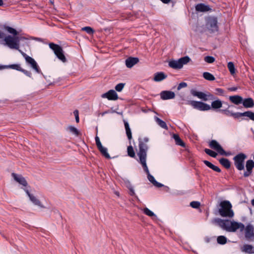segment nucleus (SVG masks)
I'll list each match as a JSON object with an SVG mask.
<instances>
[{
    "label": "nucleus",
    "mask_w": 254,
    "mask_h": 254,
    "mask_svg": "<svg viewBox=\"0 0 254 254\" xmlns=\"http://www.w3.org/2000/svg\"><path fill=\"white\" fill-rule=\"evenodd\" d=\"M68 130H69L72 133L75 134L76 136L79 135V131L76 128L72 126H69L67 127Z\"/></svg>",
    "instance_id": "40"
},
{
    "label": "nucleus",
    "mask_w": 254,
    "mask_h": 254,
    "mask_svg": "<svg viewBox=\"0 0 254 254\" xmlns=\"http://www.w3.org/2000/svg\"><path fill=\"white\" fill-rule=\"evenodd\" d=\"M24 190L25 191L26 194L29 196L30 200L36 205H37L41 208H45L41 203L40 201L34 195L31 194L29 191L26 189H24Z\"/></svg>",
    "instance_id": "22"
},
{
    "label": "nucleus",
    "mask_w": 254,
    "mask_h": 254,
    "mask_svg": "<svg viewBox=\"0 0 254 254\" xmlns=\"http://www.w3.org/2000/svg\"><path fill=\"white\" fill-rule=\"evenodd\" d=\"M125 85V83H119L115 86V89L116 91H117L118 92H121L124 88Z\"/></svg>",
    "instance_id": "46"
},
{
    "label": "nucleus",
    "mask_w": 254,
    "mask_h": 254,
    "mask_svg": "<svg viewBox=\"0 0 254 254\" xmlns=\"http://www.w3.org/2000/svg\"><path fill=\"white\" fill-rule=\"evenodd\" d=\"M229 232H234L238 229H240L241 232L244 230L245 225L242 223H239L235 221L231 222Z\"/></svg>",
    "instance_id": "15"
},
{
    "label": "nucleus",
    "mask_w": 254,
    "mask_h": 254,
    "mask_svg": "<svg viewBox=\"0 0 254 254\" xmlns=\"http://www.w3.org/2000/svg\"><path fill=\"white\" fill-rule=\"evenodd\" d=\"M242 251L248 254H253L254 253V248L252 245H244L242 248Z\"/></svg>",
    "instance_id": "28"
},
{
    "label": "nucleus",
    "mask_w": 254,
    "mask_h": 254,
    "mask_svg": "<svg viewBox=\"0 0 254 254\" xmlns=\"http://www.w3.org/2000/svg\"><path fill=\"white\" fill-rule=\"evenodd\" d=\"M204 61L207 63L211 64L215 61V58L212 56H206L204 58Z\"/></svg>",
    "instance_id": "45"
},
{
    "label": "nucleus",
    "mask_w": 254,
    "mask_h": 254,
    "mask_svg": "<svg viewBox=\"0 0 254 254\" xmlns=\"http://www.w3.org/2000/svg\"><path fill=\"white\" fill-rule=\"evenodd\" d=\"M227 67L231 74L233 75L235 73V68L233 62H229L228 63Z\"/></svg>",
    "instance_id": "37"
},
{
    "label": "nucleus",
    "mask_w": 254,
    "mask_h": 254,
    "mask_svg": "<svg viewBox=\"0 0 254 254\" xmlns=\"http://www.w3.org/2000/svg\"><path fill=\"white\" fill-rule=\"evenodd\" d=\"M187 86V84L186 82H181L180 83L179 85L178 86L177 89L178 90H180L181 89L183 88L186 87Z\"/></svg>",
    "instance_id": "48"
},
{
    "label": "nucleus",
    "mask_w": 254,
    "mask_h": 254,
    "mask_svg": "<svg viewBox=\"0 0 254 254\" xmlns=\"http://www.w3.org/2000/svg\"><path fill=\"white\" fill-rule=\"evenodd\" d=\"M175 94L171 91H163L160 93V97L163 100L174 99Z\"/></svg>",
    "instance_id": "19"
},
{
    "label": "nucleus",
    "mask_w": 254,
    "mask_h": 254,
    "mask_svg": "<svg viewBox=\"0 0 254 254\" xmlns=\"http://www.w3.org/2000/svg\"><path fill=\"white\" fill-rule=\"evenodd\" d=\"M139 152L137 155L139 158L140 162L141 164L146 163L147 151L148 149L147 143L149 139L147 137L139 138Z\"/></svg>",
    "instance_id": "2"
},
{
    "label": "nucleus",
    "mask_w": 254,
    "mask_h": 254,
    "mask_svg": "<svg viewBox=\"0 0 254 254\" xmlns=\"http://www.w3.org/2000/svg\"><path fill=\"white\" fill-rule=\"evenodd\" d=\"M242 103L244 107L246 108H251L254 106V101L252 98L243 99Z\"/></svg>",
    "instance_id": "25"
},
{
    "label": "nucleus",
    "mask_w": 254,
    "mask_h": 254,
    "mask_svg": "<svg viewBox=\"0 0 254 254\" xmlns=\"http://www.w3.org/2000/svg\"><path fill=\"white\" fill-rule=\"evenodd\" d=\"M125 127L126 129V132L127 134V136L129 140H130L132 139V134L131 129L129 127V125L128 123L126 121H124Z\"/></svg>",
    "instance_id": "29"
},
{
    "label": "nucleus",
    "mask_w": 254,
    "mask_h": 254,
    "mask_svg": "<svg viewBox=\"0 0 254 254\" xmlns=\"http://www.w3.org/2000/svg\"><path fill=\"white\" fill-rule=\"evenodd\" d=\"M229 100L235 105H239L242 103L243 101V98L239 95H234L229 96Z\"/></svg>",
    "instance_id": "24"
},
{
    "label": "nucleus",
    "mask_w": 254,
    "mask_h": 254,
    "mask_svg": "<svg viewBox=\"0 0 254 254\" xmlns=\"http://www.w3.org/2000/svg\"><path fill=\"white\" fill-rule=\"evenodd\" d=\"M204 151L207 155H208L212 157L215 158L217 155V153H216L215 152H214L209 149L206 148L204 149Z\"/></svg>",
    "instance_id": "41"
},
{
    "label": "nucleus",
    "mask_w": 254,
    "mask_h": 254,
    "mask_svg": "<svg viewBox=\"0 0 254 254\" xmlns=\"http://www.w3.org/2000/svg\"><path fill=\"white\" fill-rule=\"evenodd\" d=\"M95 141L97 147L102 155H103L106 158L110 159L111 157L109 154L108 153L107 149L102 146L100 141V139L97 136L95 137Z\"/></svg>",
    "instance_id": "13"
},
{
    "label": "nucleus",
    "mask_w": 254,
    "mask_h": 254,
    "mask_svg": "<svg viewBox=\"0 0 254 254\" xmlns=\"http://www.w3.org/2000/svg\"><path fill=\"white\" fill-rule=\"evenodd\" d=\"M210 9L209 6L203 3H199L195 6V10L199 12L208 11Z\"/></svg>",
    "instance_id": "26"
},
{
    "label": "nucleus",
    "mask_w": 254,
    "mask_h": 254,
    "mask_svg": "<svg viewBox=\"0 0 254 254\" xmlns=\"http://www.w3.org/2000/svg\"><path fill=\"white\" fill-rule=\"evenodd\" d=\"M214 224H217L222 229L229 232L231 222L228 220H222L220 218H215L212 221Z\"/></svg>",
    "instance_id": "11"
},
{
    "label": "nucleus",
    "mask_w": 254,
    "mask_h": 254,
    "mask_svg": "<svg viewBox=\"0 0 254 254\" xmlns=\"http://www.w3.org/2000/svg\"><path fill=\"white\" fill-rule=\"evenodd\" d=\"M3 4L2 0H0V6L2 5Z\"/></svg>",
    "instance_id": "58"
},
{
    "label": "nucleus",
    "mask_w": 254,
    "mask_h": 254,
    "mask_svg": "<svg viewBox=\"0 0 254 254\" xmlns=\"http://www.w3.org/2000/svg\"><path fill=\"white\" fill-rule=\"evenodd\" d=\"M251 203H252V204L254 206V199H252V201H251Z\"/></svg>",
    "instance_id": "59"
},
{
    "label": "nucleus",
    "mask_w": 254,
    "mask_h": 254,
    "mask_svg": "<svg viewBox=\"0 0 254 254\" xmlns=\"http://www.w3.org/2000/svg\"><path fill=\"white\" fill-rule=\"evenodd\" d=\"M244 230L245 238L247 239H251L254 236V227L252 224L247 225Z\"/></svg>",
    "instance_id": "16"
},
{
    "label": "nucleus",
    "mask_w": 254,
    "mask_h": 254,
    "mask_svg": "<svg viewBox=\"0 0 254 254\" xmlns=\"http://www.w3.org/2000/svg\"><path fill=\"white\" fill-rule=\"evenodd\" d=\"M49 47L54 51V54L63 63L66 61L65 57L64 54V51L62 48L59 45L50 43L49 44Z\"/></svg>",
    "instance_id": "5"
},
{
    "label": "nucleus",
    "mask_w": 254,
    "mask_h": 254,
    "mask_svg": "<svg viewBox=\"0 0 254 254\" xmlns=\"http://www.w3.org/2000/svg\"><path fill=\"white\" fill-rule=\"evenodd\" d=\"M209 147L215 150L221 155L229 156L231 154L230 152H226L219 144V143L215 140H212L209 143Z\"/></svg>",
    "instance_id": "9"
},
{
    "label": "nucleus",
    "mask_w": 254,
    "mask_h": 254,
    "mask_svg": "<svg viewBox=\"0 0 254 254\" xmlns=\"http://www.w3.org/2000/svg\"><path fill=\"white\" fill-rule=\"evenodd\" d=\"M110 113H117L118 114H122V113L117 112L115 110H112L111 111H110Z\"/></svg>",
    "instance_id": "57"
},
{
    "label": "nucleus",
    "mask_w": 254,
    "mask_h": 254,
    "mask_svg": "<svg viewBox=\"0 0 254 254\" xmlns=\"http://www.w3.org/2000/svg\"><path fill=\"white\" fill-rule=\"evenodd\" d=\"M14 180L18 183L19 184L22 185L24 187H26L27 185V181L25 179L20 175L16 174L14 173L11 174Z\"/></svg>",
    "instance_id": "20"
},
{
    "label": "nucleus",
    "mask_w": 254,
    "mask_h": 254,
    "mask_svg": "<svg viewBox=\"0 0 254 254\" xmlns=\"http://www.w3.org/2000/svg\"><path fill=\"white\" fill-rule=\"evenodd\" d=\"M227 239L224 236H218L217 238V242L219 244L224 245L227 243Z\"/></svg>",
    "instance_id": "36"
},
{
    "label": "nucleus",
    "mask_w": 254,
    "mask_h": 254,
    "mask_svg": "<svg viewBox=\"0 0 254 254\" xmlns=\"http://www.w3.org/2000/svg\"><path fill=\"white\" fill-rule=\"evenodd\" d=\"M25 60L27 63L31 65V67L34 69L37 72L40 73L41 72L37 63L34 59L29 56L26 57Z\"/></svg>",
    "instance_id": "21"
},
{
    "label": "nucleus",
    "mask_w": 254,
    "mask_h": 254,
    "mask_svg": "<svg viewBox=\"0 0 254 254\" xmlns=\"http://www.w3.org/2000/svg\"><path fill=\"white\" fill-rule=\"evenodd\" d=\"M82 31H84L89 34H93L94 32V30L90 27L86 26L82 28Z\"/></svg>",
    "instance_id": "43"
},
{
    "label": "nucleus",
    "mask_w": 254,
    "mask_h": 254,
    "mask_svg": "<svg viewBox=\"0 0 254 254\" xmlns=\"http://www.w3.org/2000/svg\"><path fill=\"white\" fill-rule=\"evenodd\" d=\"M53 210H54V212H56V211H57V209H53Z\"/></svg>",
    "instance_id": "61"
},
{
    "label": "nucleus",
    "mask_w": 254,
    "mask_h": 254,
    "mask_svg": "<svg viewBox=\"0 0 254 254\" xmlns=\"http://www.w3.org/2000/svg\"><path fill=\"white\" fill-rule=\"evenodd\" d=\"M219 161V163L226 169H229L231 166L230 161L226 158H222L220 159Z\"/></svg>",
    "instance_id": "32"
},
{
    "label": "nucleus",
    "mask_w": 254,
    "mask_h": 254,
    "mask_svg": "<svg viewBox=\"0 0 254 254\" xmlns=\"http://www.w3.org/2000/svg\"><path fill=\"white\" fill-rule=\"evenodd\" d=\"M125 62L127 67L131 68L139 62V59L138 58L130 57L126 59Z\"/></svg>",
    "instance_id": "23"
},
{
    "label": "nucleus",
    "mask_w": 254,
    "mask_h": 254,
    "mask_svg": "<svg viewBox=\"0 0 254 254\" xmlns=\"http://www.w3.org/2000/svg\"><path fill=\"white\" fill-rule=\"evenodd\" d=\"M164 3H168L170 2L171 0H160Z\"/></svg>",
    "instance_id": "53"
},
{
    "label": "nucleus",
    "mask_w": 254,
    "mask_h": 254,
    "mask_svg": "<svg viewBox=\"0 0 254 254\" xmlns=\"http://www.w3.org/2000/svg\"><path fill=\"white\" fill-rule=\"evenodd\" d=\"M203 163L207 166L209 168H211V169H212L213 170L217 172H221V170L217 166H216L215 165H214L213 164H212L211 163H210V162L207 161V160H204L203 161Z\"/></svg>",
    "instance_id": "31"
},
{
    "label": "nucleus",
    "mask_w": 254,
    "mask_h": 254,
    "mask_svg": "<svg viewBox=\"0 0 254 254\" xmlns=\"http://www.w3.org/2000/svg\"><path fill=\"white\" fill-rule=\"evenodd\" d=\"M101 97L104 98H107L109 100H116L118 99V94L114 90H110L107 92L103 94Z\"/></svg>",
    "instance_id": "17"
},
{
    "label": "nucleus",
    "mask_w": 254,
    "mask_h": 254,
    "mask_svg": "<svg viewBox=\"0 0 254 254\" xmlns=\"http://www.w3.org/2000/svg\"><path fill=\"white\" fill-rule=\"evenodd\" d=\"M8 67L10 68L11 69H15V70H17L18 71H21V70H22L21 67L20 66V64H10L8 66Z\"/></svg>",
    "instance_id": "44"
},
{
    "label": "nucleus",
    "mask_w": 254,
    "mask_h": 254,
    "mask_svg": "<svg viewBox=\"0 0 254 254\" xmlns=\"http://www.w3.org/2000/svg\"><path fill=\"white\" fill-rule=\"evenodd\" d=\"M173 138L175 141V143L177 145H180L182 147L185 146V143L182 141V140L180 138V136L178 134H174L173 136Z\"/></svg>",
    "instance_id": "30"
},
{
    "label": "nucleus",
    "mask_w": 254,
    "mask_h": 254,
    "mask_svg": "<svg viewBox=\"0 0 254 254\" xmlns=\"http://www.w3.org/2000/svg\"><path fill=\"white\" fill-rule=\"evenodd\" d=\"M222 106V103L219 100H215L211 103V108L213 109H220Z\"/></svg>",
    "instance_id": "33"
},
{
    "label": "nucleus",
    "mask_w": 254,
    "mask_h": 254,
    "mask_svg": "<svg viewBox=\"0 0 254 254\" xmlns=\"http://www.w3.org/2000/svg\"><path fill=\"white\" fill-rule=\"evenodd\" d=\"M4 29L8 33L13 35V36L8 35L5 37L4 39V41L5 43V44L10 49L18 50L26 60V57L29 56L19 49V42L20 40L24 39L25 38L17 36L18 32L15 29L11 27L6 26L4 27Z\"/></svg>",
    "instance_id": "1"
},
{
    "label": "nucleus",
    "mask_w": 254,
    "mask_h": 254,
    "mask_svg": "<svg viewBox=\"0 0 254 254\" xmlns=\"http://www.w3.org/2000/svg\"><path fill=\"white\" fill-rule=\"evenodd\" d=\"M237 89V87H231L229 89L230 91H235Z\"/></svg>",
    "instance_id": "55"
},
{
    "label": "nucleus",
    "mask_w": 254,
    "mask_h": 254,
    "mask_svg": "<svg viewBox=\"0 0 254 254\" xmlns=\"http://www.w3.org/2000/svg\"><path fill=\"white\" fill-rule=\"evenodd\" d=\"M220 206L219 213L221 216L231 218L234 216V212L232 209V206L229 201L224 200L221 202Z\"/></svg>",
    "instance_id": "3"
},
{
    "label": "nucleus",
    "mask_w": 254,
    "mask_h": 254,
    "mask_svg": "<svg viewBox=\"0 0 254 254\" xmlns=\"http://www.w3.org/2000/svg\"><path fill=\"white\" fill-rule=\"evenodd\" d=\"M108 113H110V111H109V110H108V111H105V112H103V113H101V115L103 116H104L105 114H108Z\"/></svg>",
    "instance_id": "56"
},
{
    "label": "nucleus",
    "mask_w": 254,
    "mask_h": 254,
    "mask_svg": "<svg viewBox=\"0 0 254 254\" xmlns=\"http://www.w3.org/2000/svg\"><path fill=\"white\" fill-rule=\"evenodd\" d=\"M155 121L156 123L159 125L162 128H164L165 129H168L167 126L165 122L161 120L159 118L156 117L155 118Z\"/></svg>",
    "instance_id": "34"
},
{
    "label": "nucleus",
    "mask_w": 254,
    "mask_h": 254,
    "mask_svg": "<svg viewBox=\"0 0 254 254\" xmlns=\"http://www.w3.org/2000/svg\"><path fill=\"white\" fill-rule=\"evenodd\" d=\"M127 154L130 157L133 158L135 157V154L133 148L131 145L127 147Z\"/></svg>",
    "instance_id": "38"
},
{
    "label": "nucleus",
    "mask_w": 254,
    "mask_h": 254,
    "mask_svg": "<svg viewBox=\"0 0 254 254\" xmlns=\"http://www.w3.org/2000/svg\"><path fill=\"white\" fill-rule=\"evenodd\" d=\"M200 204L198 201H192L190 203V205L194 208H197L199 207Z\"/></svg>",
    "instance_id": "47"
},
{
    "label": "nucleus",
    "mask_w": 254,
    "mask_h": 254,
    "mask_svg": "<svg viewBox=\"0 0 254 254\" xmlns=\"http://www.w3.org/2000/svg\"><path fill=\"white\" fill-rule=\"evenodd\" d=\"M143 212L147 215L150 216V217H156V215L155 214L151 211L150 210H149L148 208H145L143 209Z\"/></svg>",
    "instance_id": "42"
},
{
    "label": "nucleus",
    "mask_w": 254,
    "mask_h": 254,
    "mask_svg": "<svg viewBox=\"0 0 254 254\" xmlns=\"http://www.w3.org/2000/svg\"><path fill=\"white\" fill-rule=\"evenodd\" d=\"M232 117L234 119H238L241 117H247L254 121V113L252 111H246L244 113H234V114L232 115Z\"/></svg>",
    "instance_id": "14"
},
{
    "label": "nucleus",
    "mask_w": 254,
    "mask_h": 254,
    "mask_svg": "<svg viewBox=\"0 0 254 254\" xmlns=\"http://www.w3.org/2000/svg\"><path fill=\"white\" fill-rule=\"evenodd\" d=\"M142 166V167L144 169V171L146 172V173L147 175V178L148 180L153 184L154 186H156L158 188H160L162 187L163 185L161 184L160 183L157 182L153 176H152L149 173V170L148 169V167L147 166L146 163H144L143 164H141Z\"/></svg>",
    "instance_id": "12"
},
{
    "label": "nucleus",
    "mask_w": 254,
    "mask_h": 254,
    "mask_svg": "<svg viewBox=\"0 0 254 254\" xmlns=\"http://www.w3.org/2000/svg\"><path fill=\"white\" fill-rule=\"evenodd\" d=\"M190 93L193 96L197 97L205 101L214 99L213 96L210 93L206 94L203 92H198L193 89L191 90Z\"/></svg>",
    "instance_id": "10"
},
{
    "label": "nucleus",
    "mask_w": 254,
    "mask_h": 254,
    "mask_svg": "<svg viewBox=\"0 0 254 254\" xmlns=\"http://www.w3.org/2000/svg\"><path fill=\"white\" fill-rule=\"evenodd\" d=\"M4 36V33L0 31V39L3 38Z\"/></svg>",
    "instance_id": "54"
},
{
    "label": "nucleus",
    "mask_w": 254,
    "mask_h": 254,
    "mask_svg": "<svg viewBox=\"0 0 254 254\" xmlns=\"http://www.w3.org/2000/svg\"><path fill=\"white\" fill-rule=\"evenodd\" d=\"M246 158L247 156L243 153H239L234 157V164L238 170L244 169V161Z\"/></svg>",
    "instance_id": "7"
},
{
    "label": "nucleus",
    "mask_w": 254,
    "mask_h": 254,
    "mask_svg": "<svg viewBox=\"0 0 254 254\" xmlns=\"http://www.w3.org/2000/svg\"><path fill=\"white\" fill-rule=\"evenodd\" d=\"M217 19L214 16L209 17L206 19V26L210 32H217L218 30Z\"/></svg>",
    "instance_id": "6"
},
{
    "label": "nucleus",
    "mask_w": 254,
    "mask_h": 254,
    "mask_svg": "<svg viewBox=\"0 0 254 254\" xmlns=\"http://www.w3.org/2000/svg\"><path fill=\"white\" fill-rule=\"evenodd\" d=\"M73 114L75 116L76 122L78 123L79 121V116H78V111L77 110H75L73 112Z\"/></svg>",
    "instance_id": "49"
},
{
    "label": "nucleus",
    "mask_w": 254,
    "mask_h": 254,
    "mask_svg": "<svg viewBox=\"0 0 254 254\" xmlns=\"http://www.w3.org/2000/svg\"><path fill=\"white\" fill-rule=\"evenodd\" d=\"M127 188L128 189V188H130V187H132V186L131 185V184H129L128 185H127Z\"/></svg>",
    "instance_id": "60"
},
{
    "label": "nucleus",
    "mask_w": 254,
    "mask_h": 254,
    "mask_svg": "<svg viewBox=\"0 0 254 254\" xmlns=\"http://www.w3.org/2000/svg\"><path fill=\"white\" fill-rule=\"evenodd\" d=\"M230 107V105H228V108L224 110H221L220 111L225 115L227 116H231L232 117V115L234 114V112L231 111L228 109V108Z\"/></svg>",
    "instance_id": "39"
},
{
    "label": "nucleus",
    "mask_w": 254,
    "mask_h": 254,
    "mask_svg": "<svg viewBox=\"0 0 254 254\" xmlns=\"http://www.w3.org/2000/svg\"><path fill=\"white\" fill-rule=\"evenodd\" d=\"M167 77V75L162 72H157L155 74L154 80L159 82L165 79Z\"/></svg>",
    "instance_id": "27"
},
{
    "label": "nucleus",
    "mask_w": 254,
    "mask_h": 254,
    "mask_svg": "<svg viewBox=\"0 0 254 254\" xmlns=\"http://www.w3.org/2000/svg\"><path fill=\"white\" fill-rule=\"evenodd\" d=\"M190 59L188 57H184L178 60H172L169 62V66L174 69H181L184 64H188Z\"/></svg>",
    "instance_id": "4"
},
{
    "label": "nucleus",
    "mask_w": 254,
    "mask_h": 254,
    "mask_svg": "<svg viewBox=\"0 0 254 254\" xmlns=\"http://www.w3.org/2000/svg\"><path fill=\"white\" fill-rule=\"evenodd\" d=\"M215 90L220 95H222L224 93V90L221 88H216Z\"/></svg>",
    "instance_id": "52"
},
{
    "label": "nucleus",
    "mask_w": 254,
    "mask_h": 254,
    "mask_svg": "<svg viewBox=\"0 0 254 254\" xmlns=\"http://www.w3.org/2000/svg\"><path fill=\"white\" fill-rule=\"evenodd\" d=\"M129 190V194L130 195H135V192L132 187H130V188H128Z\"/></svg>",
    "instance_id": "51"
},
{
    "label": "nucleus",
    "mask_w": 254,
    "mask_h": 254,
    "mask_svg": "<svg viewBox=\"0 0 254 254\" xmlns=\"http://www.w3.org/2000/svg\"><path fill=\"white\" fill-rule=\"evenodd\" d=\"M246 167L247 171L244 172V176L248 177L251 175L252 173V169L254 167V162L252 160H249L246 162Z\"/></svg>",
    "instance_id": "18"
},
{
    "label": "nucleus",
    "mask_w": 254,
    "mask_h": 254,
    "mask_svg": "<svg viewBox=\"0 0 254 254\" xmlns=\"http://www.w3.org/2000/svg\"><path fill=\"white\" fill-rule=\"evenodd\" d=\"M203 77L209 81H213L215 79V77L211 73L208 72H204L203 73Z\"/></svg>",
    "instance_id": "35"
},
{
    "label": "nucleus",
    "mask_w": 254,
    "mask_h": 254,
    "mask_svg": "<svg viewBox=\"0 0 254 254\" xmlns=\"http://www.w3.org/2000/svg\"><path fill=\"white\" fill-rule=\"evenodd\" d=\"M21 71L29 77L31 76V73L29 71H27L22 68V70H21Z\"/></svg>",
    "instance_id": "50"
},
{
    "label": "nucleus",
    "mask_w": 254,
    "mask_h": 254,
    "mask_svg": "<svg viewBox=\"0 0 254 254\" xmlns=\"http://www.w3.org/2000/svg\"><path fill=\"white\" fill-rule=\"evenodd\" d=\"M187 104L200 111H208L211 109V107L208 104L200 101H188Z\"/></svg>",
    "instance_id": "8"
}]
</instances>
